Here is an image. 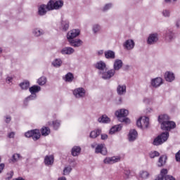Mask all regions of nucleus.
I'll return each instance as SVG.
<instances>
[{
    "instance_id": "f257e3e1",
    "label": "nucleus",
    "mask_w": 180,
    "mask_h": 180,
    "mask_svg": "<svg viewBox=\"0 0 180 180\" xmlns=\"http://www.w3.org/2000/svg\"><path fill=\"white\" fill-rule=\"evenodd\" d=\"M94 67L96 70H98V74L102 79H105V81L110 79V70H108V68H106V63L105 62L100 60L94 65Z\"/></svg>"
},
{
    "instance_id": "f03ea898",
    "label": "nucleus",
    "mask_w": 180,
    "mask_h": 180,
    "mask_svg": "<svg viewBox=\"0 0 180 180\" xmlns=\"http://www.w3.org/2000/svg\"><path fill=\"white\" fill-rule=\"evenodd\" d=\"M128 115L129 110L126 109H120L115 112V115L122 123H130V119L127 118Z\"/></svg>"
},
{
    "instance_id": "7ed1b4c3",
    "label": "nucleus",
    "mask_w": 180,
    "mask_h": 180,
    "mask_svg": "<svg viewBox=\"0 0 180 180\" xmlns=\"http://www.w3.org/2000/svg\"><path fill=\"white\" fill-rule=\"evenodd\" d=\"M64 6V1L63 0H51L47 4V11H58Z\"/></svg>"
},
{
    "instance_id": "20e7f679",
    "label": "nucleus",
    "mask_w": 180,
    "mask_h": 180,
    "mask_svg": "<svg viewBox=\"0 0 180 180\" xmlns=\"http://www.w3.org/2000/svg\"><path fill=\"white\" fill-rule=\"evenodd\" d=\"M168 137H169V132H162L161 134L158 135L156 138L154 139L153 145L161 146V144H164V143L168 140Z\"/></svg>"
},
{
    "instance_id": "39448f33",
    "label": "nucleus",
    "mask_w": 180,
    "mask_h": 180,
    "mask_svg": "<svg viewBox=\"0 0 180 180\" xmlns=\"http://www.w3.org/2000/svg\"><path fill=\"white\" fill-rule=\"evenodd\" d=\"M122 67H123V61L120 59H116L113 63V69L110 70V78L111 79L112 77H115L116 71H119Z\"/></svg>"
},
{
    "instance_id": "423d86ee",
    "label": "nucleus",
    "mask_w": 180,
    "mask_h": 180,
    "mask_svg": "<svg viewBox=\"0 0 180 180\" xmlns=\"http://www.w3.org/2000/svg\"><path fill=\"white\" fill-rule=\"evenodd\" d=\"M150 124V119L148 117H141L136 121V125L139 129H147Z\"/></svg>"
},
{
    "instance_id": "0eeeda50",
    "label": "nucleus",
    "mask_w": 180,
    "mask_h": 180,
    "mask_svg": "<svg viewBox=\"0 0 180 180\" xmlns=\"http://www.w3.org/2000/svg\"><path fill=\"white\" fill-rule=\"evenodd\" d=\"M158 33L153 32L150 33L147 39V44L149 46H153V44H156V43H158L159 40Z\"/></svg>"
},
{
    "instance_id": "6e6552de",
    "label": "nucleus",
    "mask_w": 180,
    "mask_h": 180,
    "mask_svg": "<svg viewBox=\"0 0 180 180\" xmlns=\"http://www.w3.org/2000/svg\"><path fill=\"white\" fill-rule=\"evenodd\" d=\"M175 127H176V124L174 121H171L170 120L160 126L162 130H164L165 131H169L172 129H175Z\"/></svg>"
},
{
    "instance_id": "1a4fd4ad",
    "label": "nucleus",
    "mask_w": 180,
    "mask_h": 180,
    "mask_svg": "<svg viewBox=\"0 0 180 180\" xmlns=\"http://www.w3.org/2000/svg\"><path fill=\"white\" fill-rule=\"evenodd\" d=\"M85 94H86V91H85V89L82 87L77 88L73 91V95L77 99L85 98Z\"/></svg>"
},
{
    "instance_id": "9d476101",
    "label": "nucleus",
    "mask_w": 180,
    "mask_h": 180,
    "mask_svg": "<svg viewBox=\"0 0 180 180\" xmlns=\"http://www.w3.org/2000/svg\"><path fill=\"white\" fill-rule=\"evenodd\" d=\"M120 161V157L119 156H112V157H107L104 159V164H107L108 165H112L113 164H116V162H119Z\"/></svg>"
},
{
    "instance_id": "9b49d317",
    "label": "nucleus",
    "mask_w": 180,
    "mask_h": 180,
    "mask_svg": "<svg viewBox=\"0 0 180 180\" xmlns=\"http://www.w3.org/2000/svg\"><path fill=\"white\" fill-rule=\"evenodd\" d=\"M96 154H102L106 155L108 154V149L105 147V144L101 143L96 146L95 148Z\"/></svg>"
},
{
    "instance_id": "f8f14e48",
    "label": "nucleus",
    "mask_w": 180,
    "mask_h": 180,
    "mask_svg": "<svg viewBox=\"0 0 180 180\" xmlns=\"http://www.w3.org/2000/svg\"><path fill=\"white\" fill-rule=\"evenodd\" d=\"M81 31L77 30H72L69 31L67 34V39L68 40H72L75 39V37H78V35L80 34Z\"/></svg>"
},
{
    "instance_id": "ddd939ff",
    "label": "nucleus",
    "mask_w": 180,
    "mask_h": 180,
    "mask_svg": "<svg viewBox=\"0 0 180 180\" xmlns=\"http://www.w3.org/2000/svg\"><path fill=\"white\" fill-rule=\"evenodd\" d=\"M135 46H136V43H134V41L133 39L126 40L123 44V47L124 50H128V51L133 50Z\"/></svg>"
},
{
    "instance_id": "4468645a",
    "label": "nucleus",
    "mask_w": 180,
    "mask_h": 180,
    "mask_svg": "<svg viewBox=\"0 0 180 180\" xmlns=\"http://www.w3.org/2000/svg\"><path fill=\"white\" fill-rule=\"evenodd\" d=\"M164 36L167 41L171 42L175 39V32L172 30H167Z\"/></svg>"
},
{
    "instance_id": "2eb2a0df",
    "label": "nucleus",
    "mask_w": 180,
    "mask_h": 180,
    "mask_svg": "<svg viewBox=\"0 0 180 180\" xmlns=\"http://www.w3.org/2000/svg\"><path fill=\"white\" fill-rule=\"evenodd\" d=\"M162 78L161 77H156L150 80V85L153 88H159L162 85Z\"/></svg>"
},
{
    "instance_id": "dca6fc26",
    "label": "nucleus",
    "mask_w": 180,
    "mask_h": 180,
    "mask_svg": "<svg viewBox=\"0 0 180 180\" xmlns=\"http://www.w3.org/2000/svg\"><path fill=\"white\" fill-rule=\"evenodd\" d=\"M75 53V49H74L72 47H64L60 50V53L63 54V56H71Z\"/></svg>"
},
{
    "instance_id": "f3484780",
    "label": "nucleus",
    "mask_w": 180,
    "mask_h": 180,
    "mask_svg": "<svg viewBox=\"0 0 180 180\" xmlns=\"http://www.w3.org/2000/svg\"><path fill=\"white\" fill-rule=\"evenodd\" d=\"M72 47H81L84 44L82 40L78 39H69L68 40Z\"/></svg>"
},
{
    "instance_id": "a211bd4d",
    "label": "nucleus",
    "mask_w": 180,
    "mask_h": 180,
    "mask_svg": "<svg viewBox=\"0 0 180 180\" xmlns=\"http://www.w3.org/2000/svg\"><path fill=\"white\" fill-rule=\"evenodd\" d=\"M169 120H170V118H169V116H168V115L167 114H162L158 116V122L160 126H162L165 123H167V122H168Z\"/></svg>"
},
{
    "instance_id": "6ab92c4d",
    "label": "nucleus",
    "mask_w": 180,
    "mask_h": 180,
    "mask_svg": "<svg viewBox=\"0 0 180 180\" xmlns=\"http://www.w3.org/2000/svg\"><path fill=\"white\" fill-rule=\"evenodd\" d=\"M44 162L47 167L53 165L54 164V156L52 155L45 156Z\"/></svg>"
},
{
    "instance_id": "aec40b11",
    "label": "nucleus",
    "mask_w": 180,
    "mask_h": 180,
    "mask_svg": "<svg viewBox=\"0 0 180 180\" xmlns=\"http://www.w3.org/2000/svg\"><path fill=\"white\" fill-rule=\"evenodd\" d=\"M47 13V5L41 4L38 7V15L39 16H44Z\"/></svg>"
},
{
    "instance_id": "412c9836",
    "label": "nucleus",
    "mask_w": 180,
    "mask_h": 180,
    "mask_svg": "<svg viewBox=\"0 0 180 180\" xmlns=\"http://www.w3.org/2000/svg\"><path fill=\"white\" fill-rule=\"evenodd\" d=\"M104 55L107 60H115V58H116V55L113 51H106L104 52Z\"/></svg>"
},
{
    "instance_id": "4be33fe9",
    "label": "nucleus",
    "mask_w": 180,
    "mask_h": 180,
    "mask_svg": "<svg viewBox=\"0 0 180 180\" xmlns=\"http://www.w3.org/2000/svg\"><path fill=\"white\" fill-rule=\"evenodd\" d=\"M165 79L167 82H172L175 79V75L172 72H166L165 74Z\"/></svg>"
},
{
    "instance_id": "5701e85b",
    "label": "nucleus",
    "mask_w": 180,
    "mask_h": 180,
    "mask_svg": "<svg viewBox=\"0 0 180 180\" xmlns=\"http://www.w3.org/2000/svg\"><path fill=\"white\" fill-rule=\"evenodd\" d=\"M137 131H136L135 129H131L129 131V136H128V139L129 141H134L136 139H137Z\"/></svg>"
},
{
    "instance_id": "b1692460",
    "label": "nucleus",
    "mask_w": 180,
    "mask_h": 180,
    "mask_svg": "<svg viewBox=\"0 0 180 180\" xmlns=\"http://www.w3.org/2000/svg\"><path fill=\"white\" fill-rule=\"evenodd\" d=\"M32 34L34 37H40L44 34V30L41 28H34L32 30Z\"/></svg>"
},
{
    "instance_id": "393cba45",
    "label": "nucleus",
    "mask_w": 180,
    "mask_h": 180,
    "mask_svg": "<svg viewBox=\"0 0 180 180\" xmlns=\"http://www.w3.org/2000/svg\"><path fill=\"white\" fill-rule=\"evenodd\" d=\"M51 65L54 67L55 68H60L61 65H63V60L61 58H55L52 62H51Z\"/></svg>"
},
{
    "instance_id": "a878e982",
    "label": "nucleus",
    "mask_w": 180,
    "mask_h": 180,
    "mask_svg": "<svg viewBox=\"0 0 180 180\" xmlns=\"http://www.w3.org/2000/svg\"><path fill=\"white\" fill-rule=\"evenodd\" d=\"M29 91L31 94L36 95V94H39L41 91V87L40 86L34 85L29 88Z\"/></svg>"
},
{
    "instance_id": "bb28decb",
    "label": "nucleus",
    "mask_w": 180,
    "mask_h": 180,
    "mask_svg": "<svg viewBox=\"0 0 180 180\" xmlns=\"http://www.w3.org/2000/svg\"><path fill=\"white\" fill-rule=\"evenodd\" d=\"M98 122L103 124L110 123V118L106 115H103L101 117H98Z\"/></svg>"
},
{
    "instance_id": "cd10ccee",
    "label": "nucleus",
    "mask_w": 180,
    "mask_h": 180,
    "mask_svg": "<svg viewBox=\"0 0 180 180\" xmlns=\"http://www.w3.org/2000/svg\"><path fill=\"white\" fill-rule=\"evenodd\" d=\"M101 134H102V129H97L90 132L89 137L90 139H96V137H98V136H99Z\"/></svg>"
},
{
    "instance_id": "c85d7f7f",
    "label": "nucleus",
    "mask_w": 180,
    "mask_h": 180,
    "mask_svg": "<svg viewBox=\"0 0 180 180\" xmlns=\"http://www.w3.org/2000/svg\"><path fill=\"white\" fill-rule=\"evenodd\" d=\"M94 34H98L102 30V27L99 24H94L91 27Z\"/></svg>"
},
{
    "instance_id": "c756f323",
    "label": "nucleus",
    "mask_w": 180,
    "mask_h": 180,
    "mask_svg": "<svg viewBox=\"0 0 180 180\" xmlns=\"http://www.w3.org/2000/svg\"><path fill=\"white\" fill-rule=\"evenodd\" d=\"M117 92L118 95H124V94H126V85H118L117 87Z\"/></svg>"
},
{
    "instance_id": "7c9ffc66",
    "label": "nucleus",
    "mask_w": 180,
    "mask_h": 180,
    "mask_svg": "<svg viewBox=\"0 0 180 180\" xmlns=\"http://www.w3.org/2000/svg\"><path fill=\"white\" fill-rule=\"evenodd\" d=\"M122 125L120 124H117V125H115L113 126L109 131V134H115V133L117 132V131H120V130H122Z\"/></svg>"
},
{
    "instance_id": "2f4dec72",
    "label": "nucleus",
    "mask_w": 180,
    "mask_h": 180,
    "mask_svg": "<svg viewBox=\"0 0 180 180\" xmlns=\"http://www.w3.org/2000/svg\"><path fill=\"white\" fill-rule=\"evenodd\" d=\"M72 155H73V157H77V155H79V154H81V147L79 146H74L72 148Z\"/></svg>"
},
{
    "instance_id": "473e14b6",
    "label": "nucleus",
    "mask_w": 180,
    "mask_h": 180,
    "mask_svg": "<svg viewBox=\"0 0 180 180\" xmlns=\"http://www.w3.org/2000/svg\"><path fill=\"white\" fill-rule=\"evenodd\" d=\"M168 174V170L167 169H162L160 171V174L155 178V180H164V176Z\"/></svg>"
},
{
    "instance_id": "72a5a7b5",
    "label": "nucleus",
    "mask_w": 180,
    "mask_h": 180,
    "mask_svg": "<svg viewBox=\"0 0 180 180\" xmlns=\"http://www.w3.org/2000/svg\"><path fill=\"white\" fill-rule=\"evenodd\" d=\"M63 79L65 82H72V81H74V75L71 72H68L65 75Z\"/></svg>"
},
{
    "instance_id": "f704fd0d",
    "label": "nucleus",
    "mask_w": 180,
    "mask_h": 180,
    "mask_svg": "<svg viewBox=\"0 0 180 180\" xmlns=\"http://www.w3.org/2000/svg\"><path fill=\"white\" fill-rule=\"evenodd\" d=\"M167 162V156L162 155L158 160V167H164V165Z\"/></svg>"
},
{
    "instance_id": "c9c22d12",
    "label": "nucleus",
    "mask_w": 180,
    "mask_h": 180,
    "mask_svg": "<svg viewBox=\"0 0 180 180\" xmlns=\"http://www.w3.org/2000/svg\"><path fill=\"white\" fill-rule=\"evenodd\" d=\"M40 136H41V134H40V130L34 129L33 134H32V139L34 141H36L40 139Z\"/></svg>"
},
{
    "instance_id": "e433bc0d",
    "label": "nucleus",
    "mask_w": 180,
    "mask_h": 180,
    "mask_svg": "<svg viewBox=\"0 0 180 180\" xmlns=\"http://www.w3.org/2000/svg\"><path fill=\"white\" fill-rule=\"evenodd\" d=\"M19 86H20L21 89L26 91L29 89V87L30 86V82H29V81H25L21 82Z\"/></svg>"
},
{
    "instance_id": "4c0bfd02",
    "label": "nucleus",
    "mask_w": 180,
    "mask_h": 180,
    "mask_svg": "<svg viewBox=\"0 0 180 180\" xmlns=\"http://www.w3.org/2000/svg\"><path fill=\"white\" fill-rule=\"evenodd\" d=\"M20 160H22V155L19 153H14L11 157V161L15 163L18 162Z\"/></svg>"
},
{
    "instance_id": "58836bf2",
    "label": "nucleus",
    "mask_w": 180,
    "mask_h": 180,
    "mask_svg": "<svg viewBox=\"0 0 180 180\" xmlns=\"http://www.w3.org/2000/svg\"><path fill=\"white\" fill-rule=\"evenodd\" d=\"M37 82L38 85L43 86V85H46L47 83V77L42 76L37 79Z\"/></svg>"
},
{
    "instance_id": "ea45409f",
    "label": "nucleus",
    "mask_w": 180,
    "mask_h": 180,
    "mask_svg": "<svg viewBox=\"0 0 180 180\" xmlns=\"http://www.w3.org/2000/svg\"><path fill=\"white\" fill-rule=\"evenodd\" d=\"M61 25L63 32H67L70 29V22L68 20H62Z\"/></svg>"
},
{
    "instance_id": "a19ab883",
    "label": "nucleus",
    "mask_w": 180,
    "mask_h": 180,
    "mask_svg": "<svg viewBox=\"0 0 180 180\" xmlns=\"http://www.w3.org/2000/svg\"><path fill=\"white\" fill-rule=\"evenodd\" d=\"M41 136H49L50 134V128L44 127L41 129Z\"/></svg>"
},
{
    "instance_id": "79ce46f5",
    "label": "nucleus",
    "mask_w": 180,
    "mask_h": 180,
    "mask_svg": "<svg viewBox=\"0 0 180 180\" xmlns=\"http://www.w3.org/2000/svg\"><path fill=\"white\" fill-rule=\"evenodd\" d=\"M162 15L164 18H170L171 17V10L169 9H163L162 11Z\"/></svg>"
},
{
    "instance_id": "37998d69",
    "label": "nucleus",
    "mask_w": 180,
    "mask_h": 180,
    "mask_svg": "<svg viewBox=\"0 0 180 180\" xmlns=\"http://www.w3.org/2000/svg\"><path fill=\"white\" fill-rule=\"evenodd\" d=\"M140 178H142V179H147L148 176H150V173L147 171H141L139 173Z\"/></svg>"
},
{
    "instance_id": "c03bdc74",
    "label": "nucleus",
    "mask_w": 180,
    "mask_h": 180,
    "mask_svg": "<svg viewBox=\"0 0 180 180\" xmlns=\"http://www.w3.org/2000/svg\"><path fill=\"white\" fill-rule=\"evenodd\" d=\"M60 125H61V121L58 120L53 121V126L54 130H58Z\"/></svg>"
},
{
    "instance_id": "a18cd8bd",
    "label": "nucleus",
    "mask_w": 180,
    "mask_h": 180,
    "mask_svg": "<svg viewBox=\"0 0 180 180\" xmlns=\"http://www.w3.org/2000/svg\"><path fill=\"white\" fill-rule=\"evenodd\" d=\"M150 158H155V157H160V153L157 150L150 151L149 153Z\"/></svg>"
},
{
    "instance_id": "49530a36",
    "label": "nucleus",
    "mask_w": 180,
    "mask_h": 180,
    "mask_svg": "<svg viewBox=\"0 0 180 180\" xmlns=\"http://www.w3.org/2000/svg\"><path fill=\"white\" fill-rule=\"evenodd\" d=\"M72 171V168L71 167V166H68L65 167L63 169V175H70Z\"/></svg>"
},
{
    "instance_id": "de8ad7c7",
    "label": "nucleus",
    "mask_w": 180,
    "mask_h": 180,
    "mask_svg": "<svg viewBox=\"0 0 180 180\" xmlns=\"http://www.w3.org/2000/svg\"><path fill=\"white\" fill-rule=\"evenodd\" d=\"M112 6L113 4L112 3H108L103 7L102 11L103 12H108V11H109V9H111Z\"/></svg>"
},
{
    "instance_id": "09e8293b",
    "label": "nucleus",
    "mask_w": 180,
    "mask_h": 180,
    "mask_svg": "<svg viewBox=\"0 0 180 180\" xmlns=\"http://www.w3.org/2000/svg\"><path fill=\"white\" fill-rule=\"evenodd\" d=\"M36 98H37V94H31L25 98V102H29V101H34Z\"/></svg>"
},
{
    "instance_id": "8fccbe9b",
    "label": "nucleus",
    "mask_w": 180,
    "mask_h": 180,
    "mask_svg": "<svg viewBox=\"0 0 180 180\" xmlns=\"http://www.w3.org/2000/svg\"><path fill=\"white\" fill-rule=\"evenodd\" d=\"M34 131V130H31V131H27V132L25 134V137H27V138L32 137V136H33V131Z\"/></svg>"
},
{
    "instance_id": "3c124183",
    "label": "nucleus",
    "mask_w": 180,
    "mask_h": 180,
    "mask_svg": "<svg viewBox=\"0 0 180 180\" xmlns=\"http://www.w3.org/2000/svg\"><path fill=\"white\" fill-rule=\"evenodd\" d=\"M124 174L125 179H129L130 178V170H124Z\"/></svg>"
},
{
    "instance_id": "603ef678",
    "label": "nucleus",
    "mask_w": 180,
    "mask_h": 180,
    "mask_svg": "<svg viewBox=\"0 0 180 180\" xmlns=\"http://www.w3.org/2000/svg\"><path fill=\"white\" fill-rule=\"evenodd\" d=\"M164 178H165V180H175V178L171 175L165 174Z\"/></svg>"
},
{
    "instance_id": "864d4df0",
    "label": "nucleus",
    "mask_w": 180,
    "mask_h": 180,
    "mask_svg": "<svg viewBox=\"0 0 180 180\" xmlns=\"http://www.w3.org/2000/svg\"><path fill=\"white\" fill-rule=\"evenodd\" d=\"M16 134L15 133V131H11V132H9L8 134V139H15V135Z\"/></svg>"
},
{
    "instance_id": "5fc2aeb1",
    "label": "nucleus",
    "mask_w": 180,
    "mask_h": 180,
    "mask_svg": "<svg viewBox=\"0 0 180 180\" xmlns=\"http://www.w3.org/2000/svg\"><path fill=\"white\" fill-rule=\"evenodd\" d=\"M13 176V172H10L8 174H7V177L6 178V180L12 179V177Z\"/></svg>"
},
{
    "instance_id": "6e6d98bb",
    "label": "nucleus",
    "mask_w": 180,
    "mask_h": 180,
    "mask_svg": "<svg viewBox=\"0 0 180 180\" xmlns=\"http://www.w3.org/2000/svg\"><path fill=\"white\" fill-rule=\"evenodd\" d=\"M5 117H6L5 122L6 123H11V121L12 120V117H11V116L9 115H6Z\"/></svg>"
},
{
    "instance_id": "4d7b16f0",
    "label": "nucleus",
    "mask_w": 180,
    "mask_h": 180,
    "mask_svg": "<svg viewBox=\"0 0 180 180\" xmlns=\"http://www.w3.org/2000/svg\"><path fill=\"white\" fill-rule=\"evenodd\" d=\"M176 160L178 162H180V150L178 151V153L176 154Z\"/></svg>"
},
{
    "instance_id": "13d9d810",
    "label": "nucleus",
    "mask_w": 180,
    "mask_h": 180,
    "mask_svg": "<svg viewBox=\"0 0 180 180\" xmlns=\"http://www.w3.org/2000/svg\"><path fill=\"white\" fill-rule=\"evenodd\" d=\"M101 140H108V134H101Z\"/></svg>"
},
{
    "instance_id": "bf43d9fd",
    "label": "nucleus",
    "mask_w": 180,
    "mask_h": 180,
    "mask_svg": "<svg viewBox=\"0 0 180 180\" xmlns=\"http://www.w3.org/2000/svg\"><path fill=\"white\" fill-rule=\"evenodd\" d=\"M123 102V98L122 97H119L117 100V105H122Z\"/></svg>"
},
{
    "instance_id": "052dcab7",
    "label": "nucleus",
    "mask_w": 180,
    "mask_h": 180,
    "mask_svg": "<svg viewBox=\"0 0 180 180\" xmlns=\"http://www.w3.org/2000/svg\"><path fill=\"white\" fill-rule=\"evenodd\" d=\"M175 25H176V27L177 29H179V27H180V18H179L176 20Z\"/></svg>"
},
{
    "instance_id": "680f3d73",
    "label": "nucleus",
    "mask_w": 180,
    "mask_h": 180,
    "mask_svg": "<svg viewBox=\"0 0 180 180\" xmlns=\"http://www.w3.org/2000/svg\"><path fill=\"white\" fill-rule=\"evenodd\" d=\"M13 78H12V77H7L6 79V82H7V84H11V82L13 81Z\"/></svg>"
},
{
    "instance_id": "e2e57ef3",
    "label": "nucleus",
    "mask_w": 180,
    "mask_h": 180,
    "mask_svg": "<svg viewBox=\"0 0 180 180\" xmlns=\"http://www.w3.org/2000/svg\"><path fill=\"white\" fill-rule=\"evenodd\" d=\"M4 168H5V164L4 163L0 164V174L2 173V171H4Z\"/></svg>"
},
{
    "instance_id": "0e129e2a",
    "label": "nucleus",
    "mask_w": 180,
    "mask_h": 180,
    "mask_svg": "<svg viewBox=\"0 0 180 180\" xmlns=\"http://www.w3.org/2000/svg\"><path fill=\"white\" fill-rule=\"evenodd\" d=\"M178 0H165L166 4H171V2H176Z\"/></svg>"
},
{
    "instance_id": "69168bd1",
    "label": "nucleus",
    "mask_w": 180,
    "mask_h": 180,
    "mask_svg": "<svg viewBox=\"0 0 180 180\" xmlns=\"http://www.w3.org/2000/svg\"><path fill=\"white\" fill-rule=\"evenodd\" d=\"M150 101H151V100H150V98H144L143 99L144 103H150Z\"/></svg>"
},
{
    "instance_id": "338daca9",
    "label": "nucleus",
    "mask_w": 180,
    "mask_h": 180,
    "mask_svg": "<svg viewBox=\"0 0 180 180\" xmlns=\"http://www.w3.org/2000/svg\"><path fill=\"white\" fill-rule=\"evenodd\" d=\"M103 50H100L98 51V56H103Z\"/></svg>"
},
{
    "instance_id": "774afa93",
    "label": "nucleus",
    "mask_w": 180,
    "mask_h": 180,
    "mask_svg": "<svg viewBox=\"0 0 180 180\" xmlns=\"http://www.w3.org/2000/svg\"><path fill=\"white\" fill-rule=\"evenodd\" d=\"M58 180H67V178H65V176H61V177H59Z\"/></svg>"
}]
</instances>
